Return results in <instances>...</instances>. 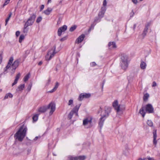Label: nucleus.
I'll use <instances>...</instances> for the list:
<instances>
[{"label": "nucleus", "mask_w": 160, "mask_h": 160, "mask_svg": "<svg viewBox=\"0 0 160 160\" xmlns=\"http://www.w3.org/2000/svg\"><path fill=\"white\" fill-rule=\"evenodd\" d=\"M12 153L14 155L17 156L23 154L24 152L23 151H14Z\"/></svg>", "instance_id": "nucleus-21"}, {"label": "nucleus", "mask_w": 160, "mask_h": 160, "mask_svg": "<svg viewBox=\"0 0 160 160\" xmlns=\"http://www.w3.org/2000/svg\"><path fill=\"white\" fill-rule=\"evenodd\" d=\"M2 60V56L1 54H0V64L1 63Z\"/></svg>", "instance_id": "nucleus-51"}, {"label": "nucleus", "mask_w": 160, "mask_h": 160, "mask_svg": "<svg viewBox=\"0 0 160 160\" xmlns=\"http://www.w3.org/2000/svg\"><path fill=\"white\" fill-rule=\"evenodd\" d=\"M106 10V8L105 7H102L101 8V11L99 12L98 14V17L100 18L103 17L104 15Z\"/></svg>", "instance_id": "nucleus-14"}, {"label": "nucleus", "mask_w": 160, "mask_h": 160, "mask_svg": "<svg viewBox=\"0 0 160 160\" xmlns=\"http://www.w3.org/2000/svg\"><path fill=\"white\" fill-rule=\"evenodd\" d=\"M139 0L141 1H143V0Z\"/></svg>", "instance_id": "nucleus-63"}, {"label": "nucleus", "mask_w": 160, "mask_h": 160, "mask_svg": "<svg viewBox=\"0 0 160 160\" xmlns=\"http://www.w3.org/2000/svg\"><path fill=\"white\" fill-rule=\"evenodd\" d=\"M40 138V137L39 136H37L36 137H35V138L33 140L34 141H36V140H37L38 139V138Z\"/></svg>", "instance_id": "nucleus-45"}, {"label": "nucleus", "mask_w": 160, "mask_h": 160, "mask_svg": "<svg viewBox=\"0 0 160 160\" xmlns=\"http://www.w3.org/2000/svg\"><path fill=\"white\" fill-rule=\"evenodd\" d=\"M134 14V13L133 11L132 10L131 12L130 13V17H132Z\"/></svg>", "instance_id": "nucleus-43"}, {"label": "nucleus", "mask_w": 160, "mask_h": 160, "mask_svg": "<svg viewBox=\"0 0 160 160\" xmlns=\"http://www.w3.org/2000/svg\"><path fill=\"white\" fill-rule=\"evenodd\" d=\"M112 106L116 111L117 113L119 114H122L123 111L125 109V106L123 105L119 104L117 100H115L113 102Z\"/></svg>", "instance_id": "nucleus-6"}, {"label": "nucleus", "mask_w": 160, "mask_h": 160, "mask_svg": "<svg viewBox=\"0 0 160 160\" xmlns=\"http://www.w3.org/2000/svg\"><path fill=\"white\" fill-rule=\"evenodd\" d=\"M24 36L23 35H20L19 39V42H21L24 39Z\"/></svg>", "instance_id": "nucleus-35"}, {"label": "nucleus", "mask_w": 160, "mask_h": 160, "mask_svg": "<svg viewBox=\"0 0 160 160\" xmlns=\"http://www.w3.org/2000/svg\"><path fill=\"white\" fill-rule=\"evenodd\" d=\"M28 27V26H26V24H25L24 26V28L23 29V32L24 33H27L28 31V29L27 28V27Z\"/></svg>", "instance_id": "nucleus-29"}, {"label": "nucleus", "mask_w": 160, "mask_h": 160, "mask_svg": "<svg viewBox=\"0 0 160 160\" xmlns=\"http://www.w3.org/2000/svg\"><path fill=\"white\" fill-rule=\"evenodd\" d=\"M68 160H78L77 156H69L68 157Z\"/></svg>", "instance_id": "nucleus-26"}, {"label": "nucleus", "mask_w": 160, "mask_h": 160, "mask_svg": "<svg viewBox=\"0 0 160 160\" xmlns=\"http://www.w3.org/2000/svg\"><path fill=\"white\" fill-rule=\"evenodd\" d=\"M31 87H32V85H29L28 86L27 88V89L28 90V92H29L31 90Z\"/></svg>", "instance_id": "nucleus-42"}, {"label": "nucleus", "mask_w": 160, "mask_h": 160, "mask_svg": "<svg viewBox=\"0 0 160 160\" xmlns=\"http://www.w3.org/2000/svg\"><path fill=\"white\" fill-rule=\"evenodd\" d=\"M147 65L146 63L143 61H142L140 63V68L143 70L145 69L146 68Z\"/></svg>", "instance_id": "nucleus-24"}, {"label": "nucleus", "mask_w": 160, "mask_h": 160, "mask_svg": "<svg viewBox=\"0 0 160 160\" xmlns=\"http://www.w3.org/2000/svg\"><path fill=\"white\" fill-rule=\"evenodd\" d=\"M35 18L36 16L34 14L32 15L25 23L26 26H29L32 25L34 22Z\"/></svg>", "instance_id": "nucleus-10"}, {"label": "nucleus", "mask_w": 160, "mask_h": 160, "mask_svg": "<svg viewBox=\"0 0 160 160\" xmlns=\"http://www.w3.org/2000/svg\"><path fill=\"white\" fill-rule=\"evenodd\" d=\"M9 0H8L6 1L4 3V4L3 6H5V5H6L9 3Z\"/></svg>", "instance_id": "nucleus-48"}, {"label": "nucleus", "mask_w": 160, "mask_h": 160, "mask_svg": "<svg viewBox=\"0 0 160 160\" xmlns=\"http://www.w3.org/2000/svg\"><path fill=\"white\" fill-rule=\"evenodd\" d=\"M101 18L99 17H96L94 20V22H100Z\"/></svg>", "instance_id": "nucleus-36"}, {"label": "nucleus", "mask_w": 160, "mask_h": 160, "mask_svg": "<svg viewBox=\"0 0 160 160\" xmlns=\"http://www.w3.org/2000/svg\"><path fill=\"white\" fill-rule=\"evenodd\" d=\"M66 39V37H64L63 38H61L60 40L61 41H63L64 40H65Z\"/></svg>", "instance_id": "nucleus-52"}, {"label": "nucleus", "mask_w": 160, "mask_h": 160, "mask_svg": "<svg viewBox=\"0 0 160 160\" xmlns=\"http://www.w3.org/2000/svg\"><path fill=\"white\" fill-rule=\"evenodd\" d=\"M149 97V94L148 93H146L144 95V96L143 97V100L144 101H146L148 100V98Z\"/></svg>", "instance_id": "nucleus-28"}, {"label": "nucleus", "mask_w": 160, "mask_h": 160, "mask_svg": "<svg viewBox=\"0 0 160 160\" xmlns=\"http://www.w3.org/2000/svg\"><path fill=\"white\" fill-rule=\"evenodd\" d=\"M29 73H28L24 77L23 79L24 82H26L28 80L29 78Z\"/></svg>", "instance_id": "nucleus-33"}, {"label": "nucleus", "mask_w": 160, "mask_h": 160, "mask_svg": "<svg viewBox=\"0 0 160 160\" xmlns=\"http://www.w3.org/2000/svg\"><path fill=\"white\" fill-rule=\"evenodd\" d=\"M53 155L54 156H56V155L55 154V153H53Z\"/></svg>", "instance_id": "nucleus-62"}, {"label": "nucleus", "mask_w": 160, "mask_h": 160, "mask_svg": "<svg viewBox=\"0 0 160 160\" xmlns=\"http://www.w3.org/2000/svg\"><path fill=\"white\" fill-rule=\"evenodd\" d=\"M121 67L122 69L126 70L128 67L129 63L128 57L127 55H123L121 56Z\"/></svg>", "instance_id": "nucleus-5"}, {"label": "nucleus", "mask_w": 160, "mask_h": 160, "mask_svg": "<svg viewBox=\"0 0 160 160\" xmlns=\"http://www.w3.org/2000/svg\"><path fill=\"white\" fill-rule=\"evenodd\" d=\"M78 160H84L86 158V156L85 155L77 156Z\"/></svg>", "instance_id": "nucleus-27"}, {"label": "nucleus", "mask_w": 160, "mask_h": 160, "mask_svg": "<svg viewBox=\"0 0 160 160\" xmlns=\"http://www.w3.org/2000/svg\"><path fill=\"white\" fill-rule=\"evenodd\" d=\"M92 29L90 28L88 30V32H90Z\"/></svg>", "instance_id": "nucleus-60"}, {"label": "nucleus", "mask_w": 160, "mask_h": 160, "mask_svg": "<svg viewBox=\"0 0 160 160\" xmlns=\"http://www.w3.org/2000/svg\"><path fill=\"white\" fill-rule=\"evenodd\" d=\"M29 151H27V154H28V153H29Z\"/></svg>", "instance_id": "nucleus-61"}, {"label": "nucleus", "mask_w": 160, "mask_h": 160, "mask_svg": "<svg viewBox=\"0 0 160 160\" xmlns=\"http://www.w3.org/2000/svg\"><path fill=\"white\" fill-rule=\"evenodd\" d=\"M39 114H37L35 115H34L32 118L33 120L34 121H36L38 118V116Z\"/></svg>", "instance_id": "nucleus-32"}, {"label": "nucleus", "mask_w": 160, "mask_h": 160, "mask_svg": "<svg viewBox=\"0 0 160 160\" xmlns=\"http://www.w3.org/2000/svg\"><path fill=\"white\" fill-rule=\"evenodd\" d=\"M9 19H10V18L8 17L6 19V21H5V22H6L5 25H6L7 24L8 22L9 21Z\"/></svg>", "instance_id": "nucleus-47"}, {"label": "nucleus", "mask_w": 160, "mask_h": 160, "mask_svg": "<svg viewBox=\"0 0 160 160\" xmlns=\"http://www.w3.org/2000/svg\"><path fill=\"white\" fill-rule=\"evenodd\" d=\"M148 160H154L153 158H148Z\"/></svg>", "instance_id": "nucleus-54"}, {"label": "nucleus", "mask_w": 160, "mask_h": 160, "mask_svg": "<svg viewBox=\"0 0 160 160\" xmlns=\"http://www.w3.org/2000/svg\"><path fill=\"white\" fill-rule=\"evenodd\" d=\"M42 63V61H41L40 62H39L38 63V65H41Z\"/></svg>", "instance_id": "nucleus-53"}, {"label": "nucleus", "mask_w": 160, "mask_h": 160, "mask_svg": "<svg viewBox=\"0 0 160 160\" xmlns=\"http://www.w3.org/2000/svg\"><path fill=\"white\" fill-rule=\"evenodd\" d=\"M94 26L95 25H94L93 24H91L90 28H91L92 29H94Z\"/></svg>", "instance_id": "nucleus-50"}, {"label": "nucleus", "mask_w": 160, "mask_h": 160, "mask_svg": "<svg viewBox=\"0 0 160 160\" xmlns=\"http://www.w3.org/2000/svg\"><path fill=\"white\" fill-rule=\"evenodd\" d=\"M76 28L77 26L76 25H73L70 28L69 31L70 32H72Z\"/></svg>", "instance_id": "nucleus-34"}, {"label": "nucleus", "mask_w": 160, "mask_h": 160, "mask_svg": "<svg viewBox=\"0 0 160 160\" xmlns=\"http://www.w3.org/2000/svg\"><path fill=\"white\" fill-rule=\"evenodd\" d=\"M73 100L72 99H70L69 100L68 103V105L72 106L73 105Z\"/></svg>", "instance_id": "nucleus-37"}, {"label": "nucleus", "mask_w": 160, "mask_h": 160, "mask_svg": "<svg viewBox=\"0 0 160 160\" xmlns=\"http://www.w3.org/2000/svg\"><path fill=\"white\" fill-rule=\"evenodd\" d=\"M153 144L154 145L156 146L157 143V140H156V138H157V130H155L153 131Z\"/></svg>", "instance_id": "nucleus-16"}, {"label": "nucleus", "mask_w": 160, "mask_h": 160, "mask_svg": "<svg viewBox=\"0 0 160 160\" xmlns=\"http://www.w3.org/2000/svg\"><path fill=\"white\" fill-rule=\"evenodd\" d=\"M152 87H154L157 86V83L155 82H153L152 85Z\"/></svg>", "instance_id": "nucleus-44"}, {"label": "nucleus", "mask_w": 160, "mask_h": 160, "mask_svg": "<svg viewBox=\"0 0 160 160\" xmlns=\"http://www.w3.org/2000/svg\"><path fill=\"white\" fill-rule=\"evenodd\" d=\"M0 91H2V90H0Z\"/></svg>", "instance_id": "nucleus-64"}, {"label": "nucleus", "mask_w": 160, "mask_h": 160, "mask_svg": "<svg viewBox=\"0 0 160 160\" xmlns=\"http://www.w3.org/2000/svg\"><path fill=\"white\" fill-rule=\"evenodd\" d=\"M132 2L135 4H137L138 3V0H131Z\"/></svg>", "instance_id": "nucleus-41"}, {"label": "nucleus", "mask_w": 160, "mask_h": 160, "mask_svg": "<svg viewBox=\"0 0 160 160\" xmlns=\"http://www.w3.org/2000/svg\"><path fill=\"white\" fill-rule=\"evenodd\" d=\"M107 2L106 0H104L103 3V5L104 6L103 7H105L107 5Z\"/></svg>", "instance_id": "nucleus-39"}, {"label": "nucleus", "mask_w": 160, "mask_h": 160, "mask_svg": "<svg viewBox=\"0 0 160 160\" xmlns=\"http://www.w3.org/2000/svg\"><path fill=\"white\" fill-rule=\"evenodd\" d=\"M91 96V94L90 93H82L78 97V100L79 101H82L84 98H88Z\"/></svg>", "instance_id": "nucleus-11"}, {"label": "nucleus", "mask_w": 160, "mask_h": 160, "mask_svg": "<svg viewBox=\"0 0 160 160\" xmlns=\"http://www.w3.org/2000/svg\"><path fill=\"white\" fill-rule=\"evenodd\" d=\"M56 47L54 46L53 48L50 50L48 52L47 55L46 56V60L47 61H49L56 53L55 52Z\"/></svg>", "instance_id": "nucleus-8"}, {"label": "nucleus", "mask_w": 160, "mask_h": 160, "mask_svg": "<svg viewBox=\"0 0 160 160\" xmlns=\"http://www.w3.org/2000/svg\"><path fill=\"white\" fill-rule=\"evenodd\" d=\"M20 32L19 31H17L16 32V35L17 36H18L20 34Z\"/></svg>", "instance_id": "nucleus-49"}, {"label": "nucleus", "mask_w": 160, "mask_h": 160, "mask_svg": "<svg viewBox=\"0 0 160 160\" xmlns=\"http://www.w3.org/2000/svg\"><path fill=\"white\" fill-rule=\"evenodd\" d=\"M110 112L111 108H105L104 110L101 112V118L100 119L99 122V125L101 128L102 127L105 120L108 117Z\"/></svg>", "instance_id": "nucleus-2"}, {"label": "nucleus", "mask_w": 160, "mask_h": 160, "mask_svg": "<svg viewBox=\"0 0 160 160\" xmlns=\"http://www.w3.org/2000/svg\"><path fill=\"white\" fill-rule=\"evenodd\" d=\"M96 64L95 62H92L90 63V65L92 67H94L96 65Z\"/></svg>", "instance_id": "nucleus-40"}, {"label": "nucleus", "mask_w": 160, "mask_h": 160, "mask_svg": "<svg viewBox=\"0 0 160 160\" xmlns=\"http://www.w3.org/2000/svg\"><path fill=\"white\" fill-rule=\"evenodd\" d=\"M13 95L12 94L10 93L7 94L4 98V99H7L8 97L10 98H12Z\"/></svg>", "instance_id": "nucleus-30"}, {"label": "nucleus", "mask_w": 160, "mask_h": 160, "mask_svg": "<svg viewBox=\"0 0 160 160\" xmlns=\"http://www.w3.org/2000/svg\"><path fill=\"white\" fill-rule=\"evenodd\" d=\"M44 6L43 5H42L40 8V11H42L44 8Z\"/></svg>", "instance_id": "nucleus-46"}, {"label": "nucleus", "mask_w": 160, "mask_h": 160, "mask_svg": "<svg viewBox=\"0 0 160 160\" xmlns=\"http://www.w3.org/2000/svg\"><path fill=\"white\" fill-rule=\"evenodd\" d=\"M80 106L81 104H78L73 108L68 115V118L69 119H71L73 115H75V116H78V112Z\"/></svg>", "instance_id": "nucleus-7"}, {"label": "nucleus", "mask_w": 160, "mask_h": 160, "mask_svg": "<svg viewBox=\"0 0 160 160\" xmlns=\"http://www.w3.org/2000/svg\"><path fill=\"white\" fill-rule=\"evenodd\" d=\"M59 83L58 82H57L56 83V84L54 88L51 90L48 91V92L50 93H52L55 91L56 89H57L58 86H59Z\"/></svg>", "instance_id": "nucleus-23"}, {"label": "nucleus", "mask_w": 160, "mask_h": 160, "mask_svg": "<svg viewBox=\"0 0 160 160\" xmlns=\"http://www.w3.org/2000/svg\"><path fill=\"white\" fill-rule=\"evenodd\" d=\"M84 37L85 35L84 34H82L77 39L76 42L78 43L81 42L83 40Z\"/></svg>", "instance_id": "nucleus-17"}, {"label": "nucleus", "mask_w": 160, "mask_h": 160, "mask_svg": "<svg viewBox=\"0 0 160 160\" xmlns=\"http://www.w3.org/2000/svg\"><path fill=\"white\" fill-rule=\"evenodd\" d=\"M19 62L18 60L15 61L12 65V71L13 70V72L15 71V70L18 67L19 65Z\"/></svg>", "instance_id": "nucleus-15"}, {"label": "nucleus", "mask_w": 160, "mask_h": 160, "mask_svg": "<svg viewBox=\"0 0 160 160\" xmlns=\"http://www.w3.org/2000/svg\"><path fill=\"white\" fill-rule=\"evenodd\" d=\"M13 60V57H11L10 58L9 62L7 65V68H9L11 66V65L12 63Z\"/></svg>", "instance_id": "nucleus-25"}, {"label": "nucleus", "mask_w": 160, "mask_h": 160, "mask_svg": "<svg viewBox=\"0 0 160 160\" xmlns=\"http://www.w3.org/2000/svg\"><path fill=\"white\" fill-rule=\"evenodd\" d=\"M52 10V9L51 8H48L46 10L44 11L43 13L46 15H48L50 14Z\"/></svg>", "instance_id": "nucleus-18"}, {"label": "nucleus", "mask_w": 160, "mask_h": 160, "mask_svg": "<svg viewBox=\"0 0 160 160\" xmlns=\"http://www.w3.org/2000/svg\"><path fill=\"white\" fill-rule=\"evenodd\" d=\"M136 26V24H134V25H133V30H134L135 29Z\"/></svg>", "instance_id": "nucleus-57"}, {"label": "nucleus", "mask_w": 160, "mask_h": 160, "mask_svg": "<svg viewBox=\"0 0 160 160\" xmlns=\"http://www.w3.org/2000/svg\"><path fill=\"white\" fill-rule=\"evenodd\" d=\"M146 112L149 113L154 112V108L151 104H147L145 107H142L139 110L140 113L143 118L145 116Z\"/></svg>", "instance_id": "nucleus-4"}, {"label": "nucleus", "mask_w": 160, "mask_h": 160, "mask_svg": "<svg viewBox=\"0 0 160 160\" xmlns=\"http://www.w3.org/2000/svg\"><path fill=\"white\" fill-rule=\"evenodd\" d=\"M67 27L66 25H64L63 26L59 28L58 31V35L59 36L61 35L62 32L65 31L67 29Z\"/></svg>", "instance_id": "nucleus-12"}, {"label": "nucleus", "mask_w": 160, "mask_h": 160, "mask_svg": "<svg viewBox=\"0 0 160 160\" xmlns=\"http://www.w3.org/2000/svg\"><path fill=\"white\" fill-rule=\"evenodd\" d=\"M150 25V23L149 22L146 25L145 28H144L143 32L142 34L143 38H144L148 32V27Z\"/></svg>", "instance_id": "nucleus-13"}, {"label": "nucleus", "mask_w": 160, "mask_h": 160, "mask_svg": "<svg viewBox=\"0 0 160 160\" xmlns=\"http://www.w3.org/2000/svg\"><path fill=\"white\" fill-rule=\"evenodd\" d=\"M83 125L86 128H91L92 126V118L88 117L83 119Z\"/></svg>", "instance_id": "nucleus-9"}, {"label": "nucleus", "mask_w": 160, "mask_h": 160, "mask_svg": "<svg viewBox=\"0 0 160 160\" xmlns=\"http://www.w3.org/2000/svg\"><path fill=\"white\" fill-rule=\"evenodd\" d=\"M25 87L24 84H21L18 86V88L16 89L17 92L22 91Z\"/></svg>", "instance_id": "nucleus-22"}, {"label": "nucleus", "mask_w": 160, "mask_h": 160, "mask_svg": "<svg viewBox=\"0 0 160 160\" xmlns=\"http://www.w3.org/2000/svg\"><path fill=\"white\" fill-rule=\"evenodd\" d=\"M7 66L4 69V71L5 72L9 68H7Z\"/></svg>", "instance_id": "nucleus-56"}, {"label": "nucleus", "mask_w": 160, "mask_h": 160, "mask_svg": "<svg viewBox=\"0 0 160 160\" xmlns=\"http://www.w3.org/2000/svg\"><path fill=\"white\" fill-rule=\"evenodd\" d=\"M21 76V74L20 73H18L16 76L15 78V79L14 80V82L12 84V86H13L15 85L18 82V81L20 77Z\"/></svg>", "instance_id": "nucleus-19"}, {"label": "nucleus", "mask_w": 160, "mask_h": 160, "mask_svg": "<svg viewBox=\"0 0 160 160\" xmlns=\"http://www.w3.org/2000/svg\"><path fill=\"white\" fill-rule=\"evenodd\" d=\"M12 15V13L11 12H10V14H9V15L8 18H10L11 17V16Z\"/></svg>", "instance_id": "nucleus-55"}, {"label": "nucleus", "mask_w": 160, "mask_h": 160, "mask_svg": "<svg viewBox=\"0 0 160 160\" xmlns=\"http://www.w3.org/2000/svg\"><path fill=\"white\" fill-rule=\"evenodd\" d=\"M108 47L111 48H116V45L114 42H110L108 44Z\"/></svg>", "instance_id": "nucleus-20"}, {"label": "nucleus", "mask_w": 160, "mask_h": 160, "mask_svg": "<svg viewBox=\"0 0 160 160\" xmlns=\"http://www.w3.org/2000/svg\"><path fill=\"white\" fill-rule=\"evenodd\" d=\"M42 20V17H39L37 18L36 20V22L37 23H39Z\"/></svg>", "instance_id": "nucleus-38"}, {"label": "nucleus", "mask_w": 160, "mask_h": 160, "mask_svg": "<svg viewBox=\"0 0 160 160\" xmlns=\"http://www.w3.org/2000/svg\"><path fill=\"white\" fill-rule=\"evenodd\" d=\"M51 2V0H48V3H49Z\"/></svg>", "instance_id": "nucleus-58"}, {"label": "nucleus", "mask_w": 160, "mask_h": 160, "mask_svg": "<svg viewBox=\"0 0 160 160\" xmlns=\"http://www.w3.org/2000/svg\"><path fill=\"white\" fill-rule=\"evenodd\" d=\"M147 124L149 127H152L153 126V122L150 120H148L147 122Z\"/></svg>", "instance_id": "nucleus-31"}, {"label": "nucleus", "mask_w": 160, "mask_h": 160, "mask_svg": "<svg viewBox=\"0 0 160 160\" xmlns=\"http://www.w3.org/2000/svg\"><path fill=\"white\" fill-rule=\"evenodd\" d=\"M144 159H142V158H139L138 159V160H143Z\"/></svg>", "instance_id": "nucleus-59"}, {"label": "nucleus", "mask_w": 160, "mask_h": 160, "mask_svg": "<svg viewBox=\"0 0 160 160\" xmlns=\"http://www.w3.org/2000/svg\"><path fill=\"white\" fill-rule=\"evenodd\" d=\"M55 104L54 102H51L47 106H43L40 108L38 109V111L39 112L43 113L46 111L48 109H50L49 112L50 115L52 114L53 112L55 110Z\"/></svg>", "instance_id": "nucleus-3"}, {"label": "nucleus", "mask_w": 160, "mask_h": 160, "mask_svg": "<svg viewBox=\"0 0 160 160\" xmlns=\"http://www.w3.org/2000/svg\"><path fill=\"white\" fill-rule=\"evenodd\" d=\"M27 130V127L22 125L14 135L15 138L20 141H22L26 135Z\"/></svg>", "instance_id": "nucleus-1"}]
</instances>
